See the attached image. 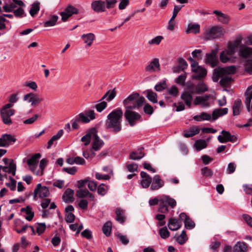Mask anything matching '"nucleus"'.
<instances>
[{"label":"nucleus","instance_id":"nucleus-1","mask_svg":"<svg viewBox=\"0 0 252 252\" xmlns=\"http://www.w3.org/2000/svg\"><path fill=\"white\" fill-rule=\"evenodd\" d=\"M123 112L121 108L113 110L107 116L105 122V128L109 132L117 133L122 129V122Z\"/></svg>","mask_w":252,"mask_h":252},{"label":"nucleus","instance_id":"nucleus-2","mask_svg":"<svg viewBox=\"0 0 252 252\" xmlns=\"http://www.w3.org/2000/svg\"><path fill=\"white\" fill-rule=\"evenodd\" d=\"M145 101V98L143 96H140L139 93H133L124 100L123 104L126 110H131L139 109Z\"/></svg>","mask_w":252,"mask_h":252},{"label":"nucleus","instance_id":"nucleus-3","mask_svg":"<svg viewBox=\"0 0 252 252\" xmlns=\"http://www.w3.org/2000/svg\"><path fill=\"white\" fill-rule=\"evenodd\" d=\"M176 205V201L174 198L167 195H163L159 198V204L158 210L162 214H165L169 211L168 207L173 209Z\"/></svg>","mask_w":252,"mask_h":252},{"label":"nucleus","instance_id":"nucleus-4","mask_svg":"<svg viewBox=\"0 0 252 252\" xmlns=\"http://www.w3.org/2000/svg\"><path fill=\"white\" fill-rule=\"evenodd\" d=\"M225 32L221 26H214L208 28L204 32V37L207 40H213L222 36Z\"/></svg>","mask_w":252,"mask_h":252},{"label":"nucleus","instance_id":"nucleus-5","mask_svg":"<svg viewBox=\"0 0 252 252\" xmlns=\"http://www.w3.org/2000/svg\"><path fill=\"white\" fill-rule=\"evenodd\" d=\"M242 40V36L241 35H239L236 37L234 41L229 42L227 44V55L233 56L237 52L238 48H240V46L242 45L241 42Z\"/></svg>","mask_w":252,"mask_h":252},{"label":"nucleus","instance_id":"nucleus-6","mask_svg":"<svg viewBox=\"0 0 252 252\" xmlns=\"http://www.w3.org/2000/svg\"><path fill=\"white\" fill-rule=\"evenodd\" d=\"M126 120L128 122L130 126H133L136 124V121L141 118V116L138 113L129 110H126L125 114Z\"/></svg>","mask_w":252,"mask_h":252},{"label":"nucleus","instance_id":"nucleus-7","mask_svg":"<svg viewBox=\"0 0 252 252\" xmlns=\"http://www.w3.org/2000/svg\"><path fill=\"white\" fill-rule=\"evenodd\" d=\"M218 52V49L216 48L212 50L210 53L206 54L205 62L213 68L217 66L219 64V60L217 56Z\"/></svg>","mask_w":252,"mask_h":252},{"label":"nucleus","instance_id":"nucleus-8","mask_svg":"<svg viewBox=\"0 0 252 252\" xmlns=\"http://www.w3.org/2000/svg\"><path fill=\"white\" fill-rule=\"evenodd\" d=\"M85 113H80L77 115L75 117L76 121H78L79 122L86 124L89 123L91 120H94L95 118V113L94 110H89L85 111Z\"/></svg>","mask_w":252,"mask_h":252},{"label":"nucleus","instance_id":"nucleus-9","mask_svg":"<svg viewBox=\"0 0 252 252\" xmlns=\"http://www.w3.org/2000/svg\"><path fill=\"white\" fill-rule=\"evenodd\" d=\"M15 136L11 134H3L0 137V147L7 148L16 141Z\"/></svg>","mask_w":252,"mask_h":252},{"label":"nucleus","instance_id":"nucleus-10","mask_svg":"<svg viewBox=\"0 0 252 252\" xmlns=\"http://www.w3.org/2000/svg\"><path fill=\"white\" fill-rule=\"evenodd\" d=\"M221 134L222 135H220L218 137V141L221 143L227 142H235L237 140L236 136L231 135L228 131L223 130L221 131Z\"/></svg>","mask_w":252,"mask_h":252},{"label":"nucleus","instance_id":"nucleus-11","mask_svg":"<svg viewBox=\"0 0 252 252\" xmlns=\"http://www.w3.org/2000/svg\"><path fill=\"white\" fill-rule=\"evenodd\" d=\"M23 99L29 103L31 102L32 106L37 105L43 101L42 97H40L38 94L33 93L25 94L24 96Z\"/></svg>","mask_w":252,"mask_h":252},{"label":"nucleus","instance_id":"nucleus-12","mask_svg":"<svg viewBox=\"0 0 252 252\" xmlns=\"http://www.w3.org/2000/svg\"><path fill=\"white\" fill-rule=\"evenodd\" d=\"M50 194L49 189L46 186H42L41 184H38L34 190V197L37 195L39 198H45L48 197Z\"/></svg>","mask_w":252,"mask_h":252},{"label":"nucleus","instance_id":"nucleus-13","mask_svg":"<svg viewBox=\"0 0 252 252\" xmlns=\"http://www.w3.org/2000/svg\"><path fill=\"white\" fill-rule=\"evenodd\" d=\"M91 8L97 13L105 12L106 11L105 1L101 0H94L91 3Z\"/></svg>","mask_w":252,"mask_h":252},{"label":"nucleus","instance_id":"nucleus-14","mask_svg":"<svg viewBox=\"0 0 252 252\" xmlns=\"http://www.w3.org/2000/svg\"><path fill=\"white\" fill-rule=\"evenodd\" d=\"M0 113L2 121L5 125L9 126L12 124L10 117L15 113V110L14 109H10L6 111H0Z\"/></svg>","mask_w":252,"mask_h":252},{"label":"nucleus","instance_id":"nucleus-15","mask_svg":"<svg viewBox=\"0 0 252 252\" xmlns=\"http://www.w3.org/2000/svg\"><path fill=\"white\" fill-rule=\"evenodd\" d=\"M245 103L248 112L252 109V85L249 86L245 93Z\"/></svg>","mask_w":252,"mask_h":252},{"label":"nucleus","instance_id":"nucleus-16","mask_svg":"<svg viewBox=\"0 0 252 252\" xmlns=\"http://www.w3.org/2000/svg\"><path fill=\"white\" fill-rule=\"evenodd\" d=\"M164 182L159 175H156L152 179L150 187L151 190H158L164 186Z\"/></svg>","mask_w":252,"mask_h":252},{"label":"nucleus","instance_id":"nucleus-17","mask_svg":"<svg viewBox=\"0 0 252 252\" xmlns=\"http://www.w3.org/2000/svg\"><path fill=\"white\" fill-rule=\"evenodd\" d=\"M104 145V141L100 138L97 135V133H95L93 138L92 149L94 151H99Z\"/></svg>","mask_w":252,"mask_h":252},{"label":"nucleus","instance_id":"nucleus-18","mask_svg":"<svg viewBox=\"0 0 252 252\" xmlns=\"http://www.w3.org/2000/svg\"><path fill=\"white\" fill-rule=\"evenodd\" d=\"M192 94V91H185L181 95V98L189 108H190L193 100Z\"/></svg>","mask_w":252,"mask_h":252},{"label":"nucleus","instance_id":"nucleus-19","mask_svg":"<svg viewBox=\"0 0 252 252\" xmlns=\"http://www.w3.org/2000/svg\"><path fill=\"white\" fill-rule=\"evenodd\" d=\"M95 133H97L96 128L95 127H92L81 138V141L84 142L85 146H88L90 143L91 138H93Z\"/></svg>","mask_w":252,"mask_h":252},{"label":"nucleus","instance_id":"nucleus-20","mask_svg":"<svg viewBox=\"0 0 252 252\" xmlns=\"http://www.w3.org/2000/svg\"><path fill=\"white\" fill-rule=\"evenodd\" d=\"M187 67V62L184 59L180 58L178 59V64L173 67L172 69L174 73H179L184 70Z\"/></svg>","mask_w":252,"mask_h":252},{"label":"nucleus","instance_id":"nucleus-21","mask_svg":"<svg viewBox=\"0 0 252 252\" xmlns=\"http://www.w3.org/2000/svg\"><path fill=\"white\" fill-rule=\"evenodd\" d=\"M193 72L196 74L192 75V79L193 80H200L206 77L207 75V70L202 66L198 67L196 69L193 70Z\"/></svg>","mask_w":252,"mask_h":252},{"label":"nucleus","instance_id":"nucleus-22","mask_svg":"<svg viewBox=\"0 0 252 252\" xmlns=\"http://www.w3.org/2000/svg\"><path fill=\"white\" fill-rule=\"evenodd\" d=\"M238 55L240 57L248 58L252 55V48L241 45L239 50Z\"/></svg>","mask_w":252,"mask_h":252},{"label":"nucleus","instance_id":"nucleus-23","mask_svg":"<svg viewBox=\"0 0 252 252\" xmlns=\"http://www.w3.org/2000/svg\"><path fill=\"white\" fill-rule=\"evenodd\" d=\"M140 175L142 180L141 181V185L143 188H148L152 182V177L144 171H141Z\"/></svg>","mask_w":252,"mask_h":252},{"label":"nucleus","instance_id":"nucleus-24","mask_svg":"<svg viewBox=\"0 0 252 252\" xmlns=\"http://www.w3.org/2000/svg\"><path fill=\"white\" fill-rule=\"evenodd\" d=\"M160 70V64L159 60L157 58L154 59L150 63L145 67L146 71L153 72L157 70Z\"/></svg>","mask_w":252,"mask_h":252},{"label":"nucleus","instance_id":"nucleus-25","mask_svg":"<svg viewBox=\"0 0 252 252\" xmlns=\"http://www.w3.org/2000/svg\"><path fill=\"white\" fill-rule=\"evenodd\" d=\"M217 16L218 21L223 24H227L230 21V17L227 15L222 13L221 11L215 10L213 11Z\"/></svg>","mask_w":252,"mask_h":252},{"label":"nucleus","instance_id":"nucleus-26","mask_svg":"<svg viewBox=\"0 0 252 252\" xmlns=\"http://www.w3.org/2000/svg\"><path fill=\"white\" fill-rule=\"evenodd\" d=\"M181 221L178 220L175 218L169 219L168 223V226L170 230L172 231H176L182 226Z\"/></svg>","mask_w":252,"mask_h":252},{"label":"nucleus","instance_id":"nucleus-27","mask_svg":"<svg viewBox=\"0 0 252 252\" xmlns=\"http://www.w3.org/2000/svg\"><path fill=\"white\" fill-rule=\"evenodd\" d=\"M74 193L73 189L70 188L67 189L63 195V201L67 203L73 202L74 201Z\"/></svg>","mask_w":252,"mask_h":252},{"label":"nucleus","instance_id":"nucleus-28","mask_svg":"<svg viewBox=\"0 0 252 252\" xmlns=\"http://www.w3.org/2000/svg\"><path fill=\"white\" fill-rule=\"evenodd\" d=\"M59 17L56 15H50L48 16V20L43 23L44 27H53L57 24Z\"/></svg>","mask_w":252,"mask_h":252},{"label":"nucleus","instance_id":"nucleus-29","mask_svg":"<svg viewBox=\"0 0 252 252\" xmlns=\"http://www.w3.org/2000/svg\"><path fill=\"white\" fill-rule=\"evenodd\" d=\"M81 38L87 45L91 46L95 39V35L93 33H89L82 35Z\"/></svg>","mask_w":252,"mask_h":252},{"label":"nucleus","instance_id":"nucleus-30","mask_svg":"<svg viewBox=\"0 0 252 252\" xmlns=\"http://www.w3.org/2000/svg\"><path fill=\"white\" fill-rule=\"evenodd\" d=\"M247 244L244 242H238L234 247L233 252H246Z\"/></svg>","mask_w":252,"mask_h":252},{"label":"nucleus","instance_id":"nucleus-31","mask_svg":"<svg viewBox=\"0 0 252 252\" xmlns=\"http://www.w3.org/2000/svg\"><path fill=\"white\" fill-rule=\"evenodd\" d=\"M200 129L196 126L191 127L189 130L185 131L183 134L184 137L189 138L199 133Z\"/></svg>","mask_w":252,"mask_h":252},{"label":"nucleus","instance_id":"nucleus-32","mask_svg":"<svg viewBox=\"0 0 252 252\" xmlns=\"http://www.w3.org/2000/svg\"><path fill=\"white\" fill-rule=\"evenodd\" d=\"M21 212H24L27 215L25 219L28 221H31L34 216V213L32 210V208L30 206H27L25 208H22L21 209Z\"/></svg>","mask_w":252,"mask_h":252},{"label":"nucleus","instance_id":"nucleus-33","mask_svg":"<svg viewBox=\"0 0 252 252\" xmlns=\"http://www.w3.org/2000/svg\"><path fill=\"white\" fill-rule=\"evenodd\" d=\"M242 106V102L240 99L238 98L235 100L232 107L233 116H237L240 114Z\"/></svg>","mask_w":252,"mask_h":252},{"label":"nucleus","instance_id":"nucleus-34","mask_svg":"<svg viewBox=\"0 0 252 252\" xmlns=\"http://www.w3.org/2000/svg\"><path fill=\"white\" fill-rule=\"evenodd\" d=\"M115 213L116 214V220L121 223H123L126 220L124 211L121 208H117L115 210Z\"/></svg>","mask_w":252,"mask_h":252},{"label":"nucleus","instance_id":"nucleus-35","mask_svg":"<svg viewBox=\"0 0 252 252\" xmlns=\"http://www.w3.org/2000/svg\"><path fill=\"white\" fill-rule=\"evenodd\" d=\"M224 76L223 73L220 67H218L214 70L212 80L214 82H217L220 77Z\"/></svg>","mask_w":252,"mask_h":252},{"label":"nucleus","instance_id":"nucleus-36","mask_svg":"<svg viewBox=\"0 0 252 252\" xmlns=\"http://www.w3.org/2000/svg\"><path fill=\"white\" fill-rule=\"evenodd\" d=\"M193 119L198 122L204 120L211 121V116L206 112H202L199 115H197L194 116Z\"/></svg>","mask_w":252,"mask_h":252},{"label":"nucleus","instance_id":"nucleus-37","mask_svg":"<svg viewBox=\"0 0 252 252\" xmlns=\"http://www.w3.org/2000/svg\"><path fill=\"white\" fill-rule=\"evenodd\" d=\"M40 10V3L38 1H35L32 4L30 10V14L32 17H34Z\"/></svg>","mask_w":252,"mask_h":252},{"label":"nucleus","instance_id":"nucleus-38","mask_svg":"<svg viewBox=\"0 0 252 252\" xmlns=\"http://www.w3.org/2000/svg\"><path fill=\"white\" fill-rule=\"evenodd\" d=\"M208 87L203 81H201L198 83L195 88V93L201 94L208 91Z\"/></svg>","mask_w":252,"mask_h":252},{"label":"nucleus","instance_id":"nucleus-39","mask_svg":"<svg viewBox=\"0 0 252 252\" xmlns=\"http://www.w3.org/2000/svg\"><path fill=\"white\" fill-rule=\"evenodd\" d=\"M200 32V25L198 24H189L188 25V29L186 31L187 33L193 32L198 33Z\"/></svg>","mask_w":252,"mask_h":252},{"label":"nucleus","instance_id":"nucleus-40","mask_svg":"<svg viewBox=\"0 0 252 252\" xmlns=\"http://www.w3.org/2000/svg\"><path fill=\"white\" fill-rule=\"evenodd\" d=\"M41 155L40 153H36L33 155L31 158L27 161V164L29 166L31 165H37L38 161V159L40 158Z\"/></svg>","mask_w":252,"mask_h":252},{"label":"nucleus","instance_id":"nucleus-41","mask_svg":"<svg viewBox=\"0 0 252 252\" xmlns=\"http://www.w3.org/2000/svg\"><path fill=\"white\" fill-rule=\"evenodd\" d=\"M116 95V92L115 91V88H114L111 91V92H110V91H107L100 100L101 101L107 98L106 100L108 101H110L115 98Z\"/></svg>","mask_w":252,"mask_h":252},{"label":"nucleus","instance_id":"nucleus-42","mask_svg":"<svg viewBox=\"0 0 252 252\" xmlns=\"http://www.w3.org/2000/svg\"><path fill=\"white\" fill-rule=\"evenodd\" d=\"M224 75L227 74H234L236 73L237 68L235 65H230L224 67H221Z\"/></svg>","mask_w":252,"mask_h":252},{"label":"nucleus","instance_id":"nucleus-43","mask_svg":"<svg viewBox=\"0 0 252 252\" xmlns=\"http://www.w3.org/2000/svg\"><path fill=\"white\" fill-rule=\"evenodd\" d=\"M112 229V223L110 221L105 222L102 226V231L103 233L108 237L111 235Z\"/></svg>","mask_w":252,"mask_h":252},{"label":"nucleus","instance_id":"nucleus-44","mask_svg":"<svg viewBox=\"0 0 252 252\" xmlns=\"http://www.w3.org/2000/svg\"><path fill=\"white\" fill-rule=\"evenodd\" d=\"M147 98L148 99L153 103H156L158 102L157 94L156 93L153 92L151 90H147Z\"/></svg>","mask_w":252,"mask_h":252},{"label":"nucleus","instance_id":"nucleus-45","mask_svg":"<svg viewBox=\"0 0 252 252\" xmlns=\"http://www.w3.org/2000/svg\"><path fill=\"white\" fill-rule=\"evenodd\" d=\"M176 240L179 244H184L188 240V236L186 234V232L185 230H183L181 234L176 237Z\"/></svg>","mask_w":252,"mask_h":252},{"label":"nucleus","instance_id":"nucleus-46","mask_svg":"<svg viewBox=\"0 0 252 252\" xmlns=\"http://www.w3.org/2000/svg\"><path fill=\"white\" fill-rule=\"evenodd\" d=\"M67 14H69L70 17L73 14H77L79 13V10L71 5H68L64 11Z\"/></svg>","mask_w":252,"mask_h":252},{"label":"nucleus","instance_id":"nucleus-47","mask_svg":"<svg viewBox=\"0 0 252 252\" xmlns=\"http://www.w3.org/2000/svg\"><path fill=\"white\" fill-rule=\"evenodd\" d=\"M145 156L143 152L133 151L129 155V158L133 160H138Z\"/></svg>","mask_w":252,"mask_h":252},{"label":"nucleus","instance_id":"nucleus-48","mask_svg":"<svg viewBox=\"0 0 252 252\" xmlns=\"http://www.w3.org/2000/svg\"><path fill=\"white\" fill-rule=\"evenodd\" d=\"M201 174L206 178H211L213 175V171L206 166L201 169Z\"/></svg>","mask_w":252,"mask_h":252},{"label":"nucleus","instance_id":"nucleus-49","mask_svg":"<svg viewBox=\"0 0 252 252\" xmlns=\"http://www.w3.org/2000/svg\"><path fill=\"white\" fill-rule=\"evenodd\" d=\"M232 81L233 79L230 76H225L222 77L220 81V84L223 87L227 86Z\"/></svg>","mask_w":252,"mask_h":252},{"label":"nucleus","instance_id":"nucleus-50","mask_svg":"<svg viewBox=\"0 0 252 252\" xmlns=\"http://www.w3.org/2000/svg\"><path fill=\"white\" fill-rule=\"evenodd\" d=\"M16 170V165L14 162L13 159H10V161L9 163V166L8 167L7 172L11 173L13 176H15Z\"/></svg>","mask_w":252,"mask_h":252},{"label":"nucleus","instance_id":"nucleus-51","mask_svg":"<svg viewBox=\"0 0 252 252\" xmlns=\"http://www.w3.org/2000/svg\"><path fill=\"white\" fill-rule=\"evenodd\" d=\"M195 146L196 149L197 151H200L201 150L205 148L207 146V144L204 140H197L195 143Z\"/></svg>","mask_w":252,"mask_h":252},{"label":"nucleus","instance_id":"nucleus-52","mask_svg":"<svg viewBox=\"0 0 252 252\" xmlns=\"http://www.w3.org/2000/svg\"><path fill=\"white\" fill-rule=\"evenodd\" d=\"M159 234L162 239H166L170 236V233L166 226H164L159 229Z\"/></svg>","mask_w":252,"mask_h":252},{"label":"nucleus","instance_id":"nucleus-53","mask_svg":"<svg viewBox=\"0 0 252 252\" xmlns=\"http://www.w3.org/2000/svg\"><path fill=\"white\" fill-rule=\"evenodd\" d=\"M143 111L146 114L149 115H151L154 112L153 107L148 103H146L144 104Z\"/></svg>","mask_w":252,"mask_h":252},{"label":"nucleus","instance_id":"nucleus-54","mask_svg":"<svg viewBox=\"0 0 252 252\" xmlns=\"http://www.w3.org/2000/svg\"><path fill=\"white\" fill-rule=\"evenodd\" d=\"M187 78V74L185 73L183 74L180 75L176 79L175 82L181 86L185 85V81Z\"/></svg>","mask_w":252,"mask_h":252},{"label":"nucleus","instance_id":"nucleus-55","mask_svg":"<svg viewBox=\"0 0 252 252\" xmlns=\"http://www.w3.org/2000/svg\"><path fill=\"white\" fill-rule=\"evenodd\" d=\"M185 227L187 229H192L195 226L194 222L190 218V217L184 222Z\"/></svg>","mask_w":252,"mask_h":252},{"label":"nucleus","instance_id":"nucleus-56","mask_svg":"<svg viewBox=\"0 0 252 252\" xmlns=\"http://www.w3.org/2000/svg\"><path fill=\"white\" fill-rule=\"evenodd\" d=\"M245 70L248 73L252 74V60H247L244 64Z\"/></svg>","mask_w":252,"mask_h":252},{"label":"nucleus","instance_id":"nucleus-57","mask_svg":"<svg viewBox=\"0 0 252 252\" xmlns=\"http://www.w3.org/2000/svg\"><path fill=\"white\" fill-rule=\"evenodd\" d=\"M16 7L15 4L13 3H10L9 4H5L3 6V9L5 12H11L14 11V9Z\"/></svg>","mask_w":252,"mask_h":252},{"label":"nucleus","instance_id":"nucleus-58","mask_svg":"<svg viewBox=\"0 0 252 252\" xmlns=\"http://www.w3.org/2000/svg\"><path fill=\"white\" fill-rule=\"evenodd\" d=\"M89 194L88 189H79L76 192V195L79 198H84Z\"/></svg>","mask_w":252,"mask_h":252},{"label":"nucleus","instance_id":"nucleus-59","mask_svg":"<svg viewBox=\"0 0 252 252\" xmlns=\"http://www.w3.org/2000/svg\"><path fill=\"white\" fill-rule=\"evenodd\" d=\"M107 106V103L106 101H102L95 105V108L98 112H101Z\"/></svg>","mask_w":252,"mask_h":252},{"label":"nucleus","instance_id":"nucleus-60","mask_svg":"<svg viewBox=\"0 0 252 252\" xmlns=\"http://www.w3.org/2000/svg\"><path fill=\"white\" fill-rule=\"evenodd\" d=\"M40 117L38 114H34L31 118L27 119L23 121V123L26 125H30L34 123L37 119Z\"/></svg>","mask_w":252,"mask_h":252},{"label":"nucleus","instance_id":"nucleus-61","mask_svg":"<svg viewBox=\"0 0 252 252\" xmlns=\"http://www.w3.org/2000/svg\"><path fill=\"white\" fill-rule=\"evenodd\" d=\"M166 87V83L165 81L160 82L155 86V89L158 92H160L164 90Z\"/></svg>","mask_w":252,"mask_h":252},{"label":"nucleus","instance_id":"nucleus-62","mask_svg":"<svg viewBox=\"0 0 252 252\" xmlns=\"http://www.w3.org/2000/svg\"><path fill=\"white\" fill-rule=\"evenodd\" d=\"M9 179L11 182L7 183L6 186L9 187L11 190H15L16 189V181L11 176H9Z\"/></svg>","mask_w":252,"mask_h":252},{"label":"nucleus","instance_id":"nucleus-63","mask_svg":"<svg viewBox=\"0 0 252 252\" xmlns=\"http://www.w3.org/2000/svg\"><path fill=\"white\" fill-rule=\"evenodd\" d=\"M106 8L110 9L114 8L117 2V0H105Z\"/></svg>","mask_w":252,"mask_h":252},{"label":"nucleus","instance_id":"nucleus-64","mask_svg":"<svg viewBox=\"0 0 252 252\" xmlns=\"http://www.w3.org/2000/svg\"><path fill=\"white\" fill-rule=\"evenodd\" d=\"M168 93L171 95L176 97L179 94V90L175 86H172L169 90Z\"/></svg>","mask_w":252,"mask_h":252}]
</instances>
